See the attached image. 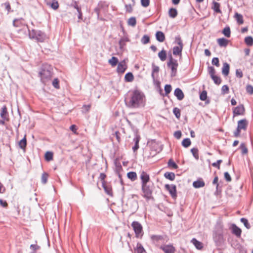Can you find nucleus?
<instances>
[{"mask_svg":"<svg viewBox=\"0 0 253 253\" xmlns=\"http://www.w3.org/2000/svg\"><path fill=\"white\" fill-rule=\"evenodd\" d=\"M118 59L116 57H112L109 60V63L112 66L115 67L118 63Z\"/></svg>","mask_w":253,"mask_h":253,"instance_id":"obj_34","label":"nucleus"},{"mask_svg":"<svg viewBox=\"0 0 253 253\" xmlns=\"http://www.w3.org/2000/svg\"><path fill=\"white\" fill-rule=\"evenodd\" d=\"M141 42L144 44H147L150 42V38L147 35H144L141 40Z\"/></svg>","mask_w":253,"mask_h":253,"instance_id":"obj_48","label":"nucleus"},{"mask_svg":"<svg viewBox=\"0 0 253 253\" xmlns=\"http://www.w3.org/2000/svg\"><path fill=\"white\" fill-rule=\"evenodd\" d=\"M232 233L235 235L237 237L241 236L242 233L241 229L234 224L232 225Z\"/></svg>","mask_w":253,"mask_h":253,"instance_id":"obj_17","label":"nucleus"},{"mask_svg":"<svg viewBox=\"0 0 253 253\" xmlns=\"http://www.w3.org/2000/svg\"><path fill=\"white\" fill-rule=\"evenodd\" d=\"M102 187L104 189L106 193L110 196L113 195L112 188L105 184V182H103Z\"/></svg>","mask_w":253,"mask_h":253,"instance_id":"obj_23","label":"nucleus"},{"mask_svg":"<svg viewBox=\"0 0 253 253\" xmlns=\"http://www.w3.org/2000/svg\"><path fill=\"white\" fill-rule=\"evenodd\" d=\"M240 148L242 149V155H245L248 153V148L245 146L244 143H242L240 145Z\"/></svg>","mask_w":253,"mask_h":253,"instance_id":"obj_52","label":"nucleus"},{"mask_svg":"<svg viewBox=\"0 0 253 253\" xmlns=\"http://www.w3.org/2000/svg\"><path fill=\"white\" fill-rule=\"evenodd\" d=\"M236 76L237 78H241L243 77V74L241 69H236Z\"/></svg>","mask_w":253,"mask_h":253,"instance_id":"obj_62","label":"nucleus"},{"mask_svg":"<svg viewBox=\"0 0 253 253\" xmlns=\"http://www.w3.org/2000/svg\"><path fill=\"white\" fill-rule=\"evenodd\" d=\"M140 139V137L139 135L136 134L135 137L133 138V141L135 144H139V142Z\"/></svg>","mask_w":253,"mask_h":253,"instance_id":"obj_64","label":"nucleus"},{"mask_svg":"<svg viewBox=\"0 0 253 253\" xmlns=\"http://www.w3.org/2000/svg\"><path fill=\"white\" fill-rule=\"evenodd\" d=\"M207 98V92L206 90H203L200 95V99L202 101H205Z\"/></svg>","mask_w":253,"mask_h":253,"instance_id":"obj_50","label":"nucleus"},{"mask_svg":"<svg viewBox=\"0 0 253 253\" xmlns=\"http://www.w3.org/2000/svg\"><path fill=\"white\" fill-rule=\"evenodd\" d=\"M164 176L166 178L168 179L171 181L174 180L175 177L174 173L172 172H166L164 174Z\"/></svg>","mask_w":253,"mask_h":253,"instance_id":"obj_28","label":"nucleus"},{"mask_svg":"<svg viewBox=\"0 0 253 253\" xmlns=\"http://www.w3.org/2000/svg\"><path fill=\"white\" fill-rule=\"evenodd\" d=\"M165 187L167 190H168L170 196L173 199H176L177 197L176 193V187L173 184H166Z\"/></svg>","mask_w":253,"mask_h":253,"instance_id":"obj_7","label":"nucleus"},{"mask_svg":"<svg viewBox=\"0 0 253 253\" xmlns=\"http://www.w3.org/2000/svg\"><path fill=\"white\" fill-rule=\"evenodd\" d=\"M165 253H174L175 248L172 245H162L159 247Z\"/></svg>","mask_w":253,"mask_h":253,"instance_id":"obj_8","label":"nucleus"},{"mask_svg":"<svg viewBox=\"0 0 253 253\" xmlns=\"http://www.w3.org/2000/svg\"><path fill=\"white\" fill-rule=\"evenodd\" d=\"M222 34L227 38H229L231 35L230 27L228 26L225 27L222 31Z\"/></svg>","mask_w":253,"mask_h":253,"instance_id":"obj_35","label":"nucleus"},{"mask_svg":"<svg viewBox=\"0 0 253 253\" xmlns=\"http://www.w3.org/2000/svg\"><path fill=\"white\" fill-rule=\"evenodd\" d=\"M142 190L144 194V197L149 198L152 193V190L147 184L142 185Z\"/></svg>","mask_w":253,"mask_h":253,"instance_id":"obj_9","label":"nucleus"},{"mask_svg":"<svg viewBox=\"0 0 253 253\" xmlns=\"http://www.w3.org/2000/svg\"><path fill=\"white\" fill-rule=\"evenodd\" d=\"M212 4L213 6H212V9L214 11V12L218 13H221L222 12L220 9L219 3L213 1Z\"/></svg>","mask_w":253,"mask_h":253,"instance_id":"obj_26","label":"nucleus"},{"mask_svg":"<svg viewBox=\"0 0 253 253\" xmlns=\"http://www.w3.org/2000/svg\"><path fill=\"white\" fill-rule=\"evenodd\" d=\"M145 96L140 90L135 89L128 92L125 101L126 106L130 108H138L144 106Z\"/></svg>","mask_w":253,"mask_h":253,"instance_id":"obj_1","label":"nucleus"},{"mask_svg":"<svg viewBox=\"0 0 253 253\" xmlns=\"http://www.w3.org/2000/svg\"><path fill=\"white\" fill-rule=\"evenodd\" d=\"M245 43L249 46L253 45V38L251 36H248L245 39Z\"/></svg>","mask_w":253,"mask_h":253,"instance_id":"obj_38","label":"nucleus"},{"mask_svg":"<svg viewBox=\"0 0 253 253\" xmlns=\"http://www.w3.org/2000/svg\"><path fill=\"white\" fill-rule=\"evenodd\" d=\"M127 68V65L125 60L119 62L118 64L117 71L119 73H124Z\"/></svg>","mask_w":253,"mask_h":253,"instance_id":"obj_11","label":"nucleus"},{"mask_svg":"<svg viewBox=\"0 0 253 253\" xmlns=\"http://www.w3.org/2000/svg\"><path fill=\"white\" fill-rule=\"evenodd\" d=\"M127 24L129 26L134 27L136 24V20L135 18L134 17H132L129 18L127 21Z\"/></svg>","mask_w":253,"mask_h":253,"instance_id":"obj_39","label":"nucleus"},{"mask_svg":"<svg viewBox=\"0 0 253 253\" xmlns=\"http://www.w3.org/2000/svg\"><path fill=\"white\" fill-rule=\"evenodd\" d=\"M240 221L242 223H243L244 226L248 229H249L251 228V226L250 223L248 222V220L245 218H241Z\"/></svg>","mask_w":253,"mask_h":253,"instance_id":"obj_43","label":"nucleus"},{"mask_svg":"<svg viewBox=\"0 0 253 253\" xmlns=\"http://www.w3.org/2000/svg\"><path fill=\"white\" fill-rule=\"evenodd\" d=\"M0 115L1 118L4 120L7 121L9 120L8 114L7 111V107L6 106L4 105L2 107Z\"/></svg>","mask_w":253,"mask_h":253,"instance_id":"obj_13","label":"nucleus"},{"mask_svg":"<svg viewBox=\"0 0 253 253\" xmlns=\"http://www.w3.org/2000/svg\"><path fill=\"white\" fill-rule=\"evenodd\" d=\"M168 165L169 167L172 168L174 169H177L178 168L177 165L171 159L169 160Z\"/></svg>","mask_w":253,"mask_h":253,"instance_id":"obj_40","label":"nucleus"},{"mask_svg":"<svg viewBox=\"0 0 253 253\" xmlns=\"http://www.w3.org/2000/svg\"><path fill=\"white\" fill-rule=\"evenodd\" d=\"M229 87L227 85H224L221 88L222 94H227L229 92Z\"/></svg>","mask_w":253,"mask_h":253,"instance_id":"obj_56","label":"nucleus"},{"mask_svg":"<svg viewBox=\"0 0 253 253\" xmlns=\"http://www.w3.org/2000/svg\"><path fill=\"white\" fill-rule=\"evenodd\" d=\"M131 226L136 235V237L138 238L142 235V226L138 221H133L131 223Z\"/></svg>","mask_w":253,"mask_h":253,"instance_id":"obj_5","label":"nucleus"},{"mask_svg":"<svg viewBox=\"0 0 253 253\" xmlns=\"http://www.w3.org/2000/svg\"><path fill=\"white\" fill-rule=\"evenodd\" d=\"M26 135H25L24 138L19 142V146L22 149L25 150L27 145Z\"/></svg>","mask_w":253,"mask_h":253,"instance_id":"obj_27","label":"nucleus"},{"mask_svg":"<svg viewBox=\"0 0 253 253\" xmlns=\"http://www.w3.org/2000/svg\"><path fill=\"white\" fill-rule=\"evenodd\" d=\"M211 63L213 65H215L216 67L219 66V59L217 57H214L212 59Z\"/></svg>","mask_w":253,"mask_h":253,"instance_id":"obj_58","label":"nucleus"},{"mask_svg":"<svg viewBox=\"0 0 253 253\" xmlns=\"http://www.w3.org/2000/svg\"><path fill=\"white\" fill-rule=\"evenodd\" d=\"M171 91V86L170 84H166L165 86V91L166 95L169 94Z\"/></svg>","mask_w":253,"mask_h":253,"instance_id":"obj_54","label":"nucleus"},{"mask_svg":"<svg viewBox=\"0 0 253 253\" xmlns=\"http://www.w3.org/2000/svg\"><path fill=\"white\" fill-rule=\"evenodd\" d=\"M129 42V39L126 36H124L123 37L119 42V44L120 46V48L121 50H123L124 47L126 46V42Z\"/></svg>","mask_w":253,"mask_h":253,"instance_id":"obj_14","label":"nucleus"},{"mask_svg":"<svg viewBox=\"0 0 253 253\" xmlns=\"http://www.w3.org/2000/svg\"><path fill=\"white\" fill-rule=\"evenodd\" d=\"M245 112V108L243 104H241L234 108L233 111L234 116L243 115Z\"/></svg>","mask_w":253,"mask_h":253,"instance_id":"obj_10","label":"nucleus"},{"mask_svg":"<svg viewBox=\"0 0 253 253\" xmlns=\"http://www.w3.org/2000/svg\"><path fill=\"white\" fill-rule=\"evenodd\" d=\"M158 56L161 61H165L167 58V53L166 50L163 49L158 53Z\"/></svg>","mask_w":253,"mask_h":253,"instance_id":"obj_30","label":"nucleus"},{"mask_svg":"<svg viewBox=\"0 0 253 253\" xmlns=\"http://www.w3.org/2000/svg\"><path fill=\"white\" fill-rule=\"evenodd\" d=\"M156 40L161 42H163L165 40V36L162 31H157L156 33Z\"/></svg>","mask_w":253,"mask_h":253,"instance_id":"obj_19","label":"nucleus"},{"mask_svg":"<svg viewBox=\"0 0 253 253\" xmlns=\"http://www.w3.org/2000/svg\"><path fill=\"white\" fill-rule=\"evenodd\" d=\"M167 66L171 69V77H175L176 75L177 68L178 66L177 61L173 58L171 55L169 57V60L167 62Z\"/></svg>","mask_w":253,"mask_h":253,"instance_id":"obj_4","label":"nucleus"},{"mask_svg":"<svg viewBox=\"0 0 253 253\" xmlns=\"http://www.w3.org/2000/svg\"><path fill=\"white\" fill-rule=\"evenodd\" d=\"M193 157L197 160L199 159L198 150L196 148H193L191 149Z\"/></svg>","mask_w":253,"mask_h":253,"instance_id":"obj_44","label":"nucleus"},{"mask_svg":"<svg viewBox=\"0 0 253 253\" xmlns=\"http://www.w3.org/2000/svg\"><path fill=\"white\" fill-rule=\"evenodd\" d=\"M191 243H192L195 247L198 250H201L203 248V244L195 238L192 239Z\"/></svg>","mask_w":253,"mask_h":253,"instance_id":"obj_24","label":"nucleus"},{"mask_svg":"<svg viewBox=\"0 0 253 253\" xmlns=\"http://www.w3.org/2000/svg\"><path fill=\"white\" fill-rule=\"evenodd\" d=\"M183 46H175L173 47V54L174 55H180L181 56V53Z\"/></svg>","mask_w":253,"mask_h":253,"instance_id":"obj_20","label":"nucleus"},{"mask_svg":"<svg viewBox=\"0 0 253 253\" xmlns=\"http://www.w3.org/2000/svg\"><path fill=\"white\" fill-rule=\"evenodd\" d=\"M48 177V174L46 172H43L42 175V182L43 184L46 183L47 179Z\"/></svg>","mask_w":253,"mask_h":253,"instance_id":"obj_46","label":"nucleus"},{"mask_svg":"<svg viewBox=\"0 0 253 253\" xmlns=\"http://www.w3.org/2000/svg\"><path fill=\"white\" fill-rule=\"evenodd\" d=\"M246 91L250 94H253V86L251 84H248L246 86Z\"/></svg>","mask_w":253,"mask_h":253,"instance_id":"obj_55","label":"nucleus"},{"mask_svg":"<svg viewBox=\"0 0 253 253\" xmlns=\"http://www.w3.org/2000/svg\"><path fill=\"white\" fill-rule=\"evenodd\" d=\"M136 252L137 253H147L143 246L140 244L137 245Z\"/></svg>","mask_w":253,"mask_h":253,"instance_id":"obj_45","label":"nucleus"},{"mask_svg":"<svg viewBox=\"0 0 253 253\" xmlns=\"http://www.w3.org/2000/svg\"><path fill=\"white\" fill-rule=\"evenodd\" d=\"M230 70V66L229 64L226 62L223 63V66L222 69V73L223 75L226 76L229 74Z\"/></svg>","mask_w":253,"mask_h":253,"instance_id":"obj_21","label":"nucleus"},{"mask_svg":"<svg viewBox=\"0 0 253 253\" xmlns=\"http://www.w3.org/2000/svg\"><path fill=\"white\" fill-rule=\"evenodd\" d=\"M217 42L220 47H225L227 46L229 41L225 38H219L217 40Z\"/></svg>","mask_w":253,"mask_h":253,"instance_id":"obj_18","label":"nucleus"},{"mask_svg":"<svg viewBox=\"0 0 253 253\" xmlns=\"http://www.w3.org/2000/svg\"><path fill=\"white\" fill-rule=\"evenodd\" d=\"M211 78L213 81L214 83L217 85H219L221 84V80L220 78L218 76H217L216 75H214L212 77H211Z\"/></svg>","mask_w":253,"mask_h":253,"instance_id":"obj_41","label":"nucleus"},{"mask_svg":"<svg viewBox=\"0 0 253 253\" xmlns=\"http://www.w3.org/2000/svg\"><path fill=\"white\" fill-rule=\"evenodd\" d=\"M29 38L35 40L38 42H43L46 36L45 33L40 30L32 29L30 30L28 28Z\"/></svg>","mask_w":253,"mask_h":253,"instance_id":"obj_3","label":"nucleus"},{"mask_svg":"<svg viewBox=\"0 0 253 253\" xmlns=\"http://www.w3.org/2000/svg\"><path fill=\"white\" fill-rule=\"evenodd\" d=\"M151 239L154 242L165 243L169 240L168 237L166 235H152Z\"/></svg>","mask_w":253,"mask_h":253,"instance_id":"obj_6","label":"nucleus"},{"mask_svg":"<svg viewBox=\"0 0 253 253\" xmlns=\"http://www.w3.org/2000/svg\"><path fill=\"white\" fill-rule=\"evenodd\" d=\"M208 70H209V74L210 75L211 77L215 75V70L213 67H212V66L209 67L208 68Z\"/></svg>","mask_w":253,"mask_h":253,"instance_id":"obj_59","label":"nucleus"},{"mask_svg":"<svg viewBox=\"0 0 253 253\" xmlns=\"http://www.w3.org/2000/svg\"><path fill=\"white\" fill-rule=\"evenodd\" d=\"M1 5H4L5 6V9L7 11V13H9L10 12L11 6L9 2H6L2 4Z\"/></svg>","mask_w":253,"mask_h":253,"instance_id":"obj_57","label":"nucleus"},{"mask_svg":"<svg viewBox=\"0 0 253 253\" xmlns=\"http://www.w3.org/2000/svg\"><path fill=\"white\" fill-rule=\"evenodd\" d=\"M175 42L176 43H177L178 45V46H183L182 41L181 37L179 35L175 37Z\"/></svg>","mask_w":253,"mask_h":253,"instance_id":"obj_49","label":"nucleus"},{"mask_svg":"<svg viewBox=\"0 0 253 253\" xmlns=\"http://www.w3.org/2000/svg\"><path fill=\"white\" fill-rule=\"evenodd\" d=\"M224 178L226 179L227 181H231V177L229 174V173L228 172H225L224 173Z\"/></svg>","mask_w":253,"mask_h":253,"instance_id":"obj_63","label":"nucleus"},{"mask_svg":"<svg viewBox=\"0 0 253 253\" xmlns=\"http://www.w3.org/2000/svg\"><path fill=\"white\" fill-rule=\"evenodd\" d=\"M53 159V153L51 152H46L45 154V159L47 161H49L52 160Z\"/></svg>","mask_w":253,"mask_h":253,"instance_id":"obj_47","label":"nucleus"},{"mask_svg":"<svg viewBox=\"0 0 253 253\" xmlns=\"http://www.w3.org/2000/svg\"><path fill=\"white\" fill-rule=\"evenodd\" d=\"M47 4L54 10L57 9L59 7L58 2L56 0H52L51 2L47 3Z\"/></svg>","mask_w":253,"mask_h":253,"instance_id":"obj_31","label":"nucleus"},{"mask_svg":"<svg viewBox=\"0 0 253 253\" xmlns=\"http://www.w3.org/2000/svg\"><path fill=\"white\" fill-rule=\"evenodd\" d=\"M127 176L129 179L133 181L137 178V174L135 172L130 171L127 173Z\"/></svg>","mask_w":253,"mask_h":253,"instance_id":"obj_32","label":"nucleus"},{"mask_svg":"<svg viewBox=\"0 0 253 253\" xmlns=\"http://www.w3.org/2000/svg\"><path fill=\"white\" fill-rule=\"evenodd\" d=\"M152 72L151 74V77L153 79V82H155L156 81V80L155 77V73H158L159 72V67L158 66L155 65L154 63L152 65Z\"/></svg>","mask_w":253,"mask_h":253,"instance_id":"obj_22","label":"nucleus"},{"mask_svg":"<svg viewBox=\"0 0 253 253\" xmlns=\"http://www.w3.org/2000/svg\"><path fill=\"white\" fill-rule=\"evenodd\" d=\"M53 75V68L51 65L44 64L42 65L39 72L41 82L44 84L51 79Z\"/></svg>","mask_w":253,"mask_h":253,"instance_id":"obj_2","label":"nucleus"},{"mask_svg":"<svg viewBox=\"0 0 253 253\" xmlns=\"http://www.w3.org/2000/svg\"><path fill=\"white\" fill-rule=\"evenodd\" d=\"M125 79L126 82H132L134 79V77H133V74L130 72H128V73H126L125 76Z\"/></svg>","mask_w":253,"mask_h":253,"instance_id":"obj_33","label":"nucleus"},{"mask_svg":"<svg viewBox=\"0 0 253 253\" xmlns=\"http://www.w3.org/2000/svg\"><path fill=\"white\" fill-rule=\"evenodd\" d=\"M191 140L188 138L184 139L182 142V145L185 148L188 147L191 145Z\"/></svg>","mask_w":253,"mask_h":253,"instance_id":"obj_37","label":"nucleus"},{"mask_svg":"<svg viewBox=\"0 0 253 253\" xmlns=\"http://www.w3.org/2000/svg\"><path fill=\"white\" fill-rule=\"evenodd\" d=\"M235 17L237 22L239 24H242L243 23L244 20H243V16L241 14H239L238 13H236L235 14Z\"/></svg>","mask_w":253,"mask_h":253,"instance_id":"obj_36","label":"nucleus"},{"mask_svg":"<svg viewBox=\"0 0 253 253\" xmlns=\"http://www.w3.org/2000/svg\"><path fill=\"white\" fill-rule=\"evenodd\" d=\"M59 80L57 78H55L53 80V81L52 82V85L57 89L59 88L60 86L59 84Z\"/></svg>","mask_w":253,"mask_h":253,"instance_id":"obj_53","label":"nucleus"},{"mask_svg":"<svg viewBox=\"0 0 253 253\" xmlns=\"http://www.w3.org/2000/svg\"><path fill=\"white\" fill-rule=\"evenodd\" d=\"M140 179L141 180V184H147L150 180L149 175L145 171H142L140 174Z\"/></svg>","mask_w":253,"mask_h":253,"instance_id":"obj_12","label":"nucleus"},{"mask_svg":"<svg viewBox=\"0 0 253 253\" xmlns=\"http://www.w3.org/2000/svg\"><path fill=\"white\" fill-rule=\"evenodd\" d=\"M141 3L143 7H146L150 4V0H141Z\"/></svg>","mask_w":253,"mask_h":253,"instance_id":"obj_61","label":"nucleus"},{"mask_svg":"<svg viewBox=\"0 0 253 253\" xmlns=\"http://www.w3.org/2000/svg\"><path fill=\"white\" fill-rule=\"evenodd\" d=\"M193 186L196 188L203 187L205 186V182L203 180H198L193 182Z\"/></svg>","mask_w":253,"mask_h":253,"instance_id":"obj_25","label":"nucleus"},{"mask_svg":"<svg viewBox=\"0 0 253 253\" xmlns=\"http://www.w3.org/2000/svg\"><path fill=\"white\" fill-rule=\"evenodd\" d=\"M248 126V122L246 119H242L239 120L238 122V128H240L241 129L246 130L247 129V127Z\"/></svg>","mask_w":253,"mask_h":253,"instance_id":"obj_16","label":"nucleus"},{"mask_svg":"<svg viewBox=\"0 0 253 253\" xmlns=\"http://www.w3.org/2000/svg\"><path fill=\"white\" fill-rule=\"evenodd\" d=\"M21 19H15L13 21V25L15 27H19L21 25Z\"/></svg>","mask_w":253,"mask_h":253,"instance_id":"obj_51","label":"nucleus"},{"mask_svg":"<svg viewBox=\"0 0 253 253\" xmlns=\"http://www.w3.org/2000/svg\"><path fill=\"white\" fill-rule=\"evenodd\" d=\"M173 113L175 115V117L177 119H179L180 117L181 113L180 110L177 107H174L173 109Z\"/></svg>","mask_w":253,"mask_h":253,"instance_id":"obj_42","label":"nucleus"},{"mask_svg":"<svg viewBox=\"0 0 253 253\" xmlns=\"http://www.w3.org/2000/svg\"><path fill=\"white\" fill-rule=\"evenodd\" d=\"M174 95L178 100H181L184 98V95L182 90L179 88H176L174 92Z\"/></svg>","mask_w":253,"mask_h":253,"instance_id":"obj_15","label":"nucleus"},{"mask_svg":"<svg viewBox=\"0 0 253 253\" xmlns=\"http://www.w3.org/2000/svg\"><path fill=\"white\" fill-rule=\"evenodd\" d=\"M169 15L172 18H175L177 15V11L174 8H170L169 10Z\"/></svg>","mask_w":253,"mask_h":253,"instance_id":"obj_29","label":"nucleus"},{"mask_svg":"<svg viewBox=\"0 0 253 253\" xmlns=\"http://www.w3.org/2000/svg\"><path fill=\"white\" fill-rule=\"evenodd\" d=\"M222 162L221 160H218L216 161V162L213 163L212 164V166L215 168H217L218 169H220V164Z\"/></svg>","mask_w":253,"mask_h":253,"instance_id":"obj_60","label":"nucleus"}]
</instances>
